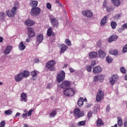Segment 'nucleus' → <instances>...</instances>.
Returning a JSON list of instances; mask_svg holds the SVG:
<instances>
[{
	"mask_svg": "<svg viewBox=\"0 0 127 127\" xmlns=\"http://www.w3.org/2000/svg\"><path fill=\"white\" fill-rule=\"evenodd\" d=\"M18 2H16L15 4V6H14L11 10H7L6 11V13L9 17H12V16H14L15 14H16V10L18 8Z\"/></svg>",
	"mask_w": 127,
	"mask_h": 127,
	"instance_id": "obj_1",
	"label": "nucleus"
},
{
	"mask_svg": "<svg viewBox=\"0 0 127 127\" xmlns=\"http://www.w3.org/2000/svg\"><path fill=\"white\" fill-rule=\"evenodd\" d=\"M55 65H56V61H55V60L50 61L46 64L48 70L51 72H55V71H56Z\"/></svg>",
	"mask_w": 127,
	"mask_h": 127,
	"instance_id": "obj_2",
	"label": "nucleus"
},
{
	"mask_svg": "<svg viewBox=\"0 0 127 127\" xmlns=\"http://www.w3.org/2000/svg\"><path fill=\"white\" fill-rule=\"evenodd\" d=\"M63 93L66 97H73L76 94V90L73 88H68L64 89Z\"/></svg>",
	"mask_w": 127,
	"mask_h": 127,
	"instance_id": "obj_3",
	"label": "nucleus"
},
{
	"mask_svg": "<svg viewBox=\"0 0 127 127\" xmlns=\"http://www.w3.org/2000/svg\"><path fill=\"white\" fill-rule=\"evenodd\" d=\"M65 80V71L61 70L57 75V81L58 83H61Z\"/></svg>",
	"mask_w": 127,
	"mask_h": 127,
	"instance_id": "obj_4",
	"label": "nucleus"
},
{
	"mask_svg": "<svg viewBox=\"0 0 127 127\" xmlns=\"http://www.w3.org/2000/svg\"><path fill=\"white\" fill-rule=\"evenodd\" d=\"M104 97L105 94L104 93V91L99 89L98 92L97 93V95L96 96V102H101V101L104 100Z\"/></svg>",
	"mask_w": 127,
	"mask_h": 127,
	"instance_id": "obj_5",
	"label": "nucleus"
},
{
	"mask_svg": "<svg viewBox=\"0 0 127 127\" xmlns=\"http://www.w3.org/2000/svg\"><path fill=\"white\" fill-rule=\"evenodd\" d=\"M40 11H41V9L38 7L32 8L30 14L32 16H37L40 14Z\"/></svg>",
	"mask_w": 127,
	"mask_h": 127,
	"instance_id": "obj_6",
	"label": "nucleus"
},
{
	"mask_svg": "<svg viewBox=\"0 0 127 127\" xmlns=\"http://www.w3.org/2000/svg\"><path fill=\"white\" fill-rule=\"evenodd\" d=\"M74 116L77 119H80V118H82L84 116V112L81 111L80 109L78 108H76L74 110Z\"/></svg>",
	"mask_w": 127,
	"mask_h": 127,
	"instance_id": "obj_7",
	"label": "nucleus"
},
{
	"mask_svg": "<svg viewBox=\"0 0 127 127\" xmlns=\"http://www.w3.org/2000/svg\"><path fill=\"white\" fill-rule=\"evenodd\" d=\"M118 80H119V75L114 74L111 77L109 82L111 85H114Z\"/></svg>",
	"mask_w": 127,
	"mask_h": 127,
	"instance_id": "obj_8",
	"label": "nucleus"
},
{
	"mask_svg": "<svg viewBox=\"0 0 127 127\" xmlns=\"http://www.w3.org/2000/svg\"><path fill=\"white\" fill-rule=\"evenodd\" d=\"M28 35L29 37H34L35 36V33L34 32V30L33 28L30 27H28Z\"/></svg>",
	"mask_w": 127,
	"mask_h": 127,
	"instance_id": "obj_9",
	"label": "nucleus"
},
{
	"mask_svg": "<svg viewBox=\"0 0 127 127\" xmlns=\"http://www.w3.org/2000/svg\"><path fill=\"white\" fill-rule=\"evenodd\" d=\"M51 23L54 27H58L59 26V22L56 18H51Z\"/></svg>",
	"mask_w": 127,
	"mask_h": 127,
	"instance_id": "obj_10",
	"label": "nucleus"
},
{
	"mask_svg": "<svg viewBox=\"0 0 127 127\" xmlns=\"http://www.w3.org/2000/svg\"><path fill=\"white\" fill-rule=\"evenodd\" d=\"M82 14L84 16H86V17H92L93 16V12L91 11L90 10H83L82 11Z\"/></svg>",
	"mask_w": 127,
	"mask_h": 127,
	"instance_id": "obj_11",
	"label": "nucleus"
},
{
	"mask_svg": "<svg viewBox=\"0 0 127 127\" xmlns=\"http://www.w3.org/2000/svg\"><path fill=\"white\" fill-rule=\"evenodd\" d=\"M61 87L63 89H68V87H70V82L67 80H65L62 83Z\"/></svg>",
	"mask_w": 127,
	"mask_h": 127,
	"instance_id": "obj_12",
	"label": "nucleus"
},
{
	"mask_svg": "<svg viewBox=\"0 0 127 127\" xmlns=\"http://www.w3.org/2000/svg\"><path fill=\"white\" fill-rule=\"evenodd\" d=\"M93 72L95 74L101 73V72H102V67L100 66H96L94 68H93Z\"/></svg>",
	"mask_w": 127,
	"mask_h": 127,
	"instance_id": "obj_13",
	"label": "nucleus"
},
{
	"mask_svg": "<svg viewBox=\"0 0 127 127\" xmlns=\"http://www.w3.org/2000/svg\"><path fill=\"white\" fill-rule=\"evenodd\" d=\"M107 18L108 16L106 15L101 20L100 25H101V26H104V25H106V24L107 23Z\"/></svg>",
	"mask_w": 127,
	"mask_h": 127,
	"instance_id": "obj_14",
	"label": "nucleus"
},
{
	"mask_svg": "<svg viewBox=\"0 0 127 127\" xmlns=\"http://www.w3.org/2000/svg\"><path fill=\"white\" fill-rule=\"evenodd\" d=\"M33 109H30L28 113L23 114H22V118H27V117H31V115H32V112H33Z\"/></svg>",
	"mask_w": 127,
	"mask_h": 127,
	"instance_id": "obj_15",
	"label": "nucleus"
},
{
	"mask_svg": "<svg viewBox=\"0 0 127 127\" xmlns=\"http://www.w3.org/2000/svg\"><path fill=\"white\" fill-rule=\"evenodd\" d=\"M23 79V76L21 73L15 76V80L17 82H20Z\"/></svg>",
	"mask_w": 127,
	"mask_h": 127,
	"instance_id": "obj_16",
	"label": "nucleus"
},
{
	"mask_svg": "<svg viewBox=\"0 0 127 127\" xmlns=\"http://www.w3.org/2000/svg\"><path fill=\"white\" fill-rule=\"evenodd\" d=\"M118 39V36L113 35L111 36L108 39V42H113V41H116Z\"/></svg>",
	"mask_w": 127,
	"mask_h": 127,
	"instance_id": "obj_17",
	"label": "nucleus"
},
{
	"mask_svg": "<svg viewBox=\"0 0 127 127\" xmlns=\"http://www.w3.org/2000/svg\"><path fill=\"white\" fill-rule=\"evenodd\" d=\"M98 54L100 58L101 59H104L106 57V52L103 51L102 50H99L98 51Z\"/></svg>",
	"mask_w": 127,
	"mask_h": 127,
	"instance_id": "obj_18",
	"label": "nucleus"
},
{
	"mask_svg": "<svg viewBox=\"0 0 127 127\" xmlns=\"http://www.w3.org/2000/svg\"><path fill=\"white\" fill-rule=\"evenodd\" d=\"M77 105L78 107H83L84 105V99L83 97H80L77 101Z\"/></svg>",
	"mask_w": 127,
	"mask_h": 127,
	"instance_id": "obj_19",
	"label": "nucleus"
},
{
	"mask_svg": "<svg viewBox=\"0 0 127 127\" xmlns=\"http://www.w3.org/2000/svg\"><path fill=\"white\" fill-rule=\"evenodd\" d=\"M12 48V47L10 46H7L4 51V53L5 54V55H7V54H9V53H10V51H11Z\"/></svg>",
	"mask_w": 127,
	"mask_h": 127,
	"instance_id": "obj_20",
	"label": "nucleus"
},
{
	"mask_svg": "<svg viewBox=\"0 0 127 127\" xmlns=\"http://www.w3.org/2000/svg\"><path fill=\"white\" fill-rule=\"evenodd\" d=\"M43 35L42 34H39L37 37V41H38L39 43H41V42L43 41Z\"/></svg>",
	"mask_w": 127,
	"mask_h": 127,
	"instance_id": "obj_21",
	"label": "nucleus"
},
{
	"mask_svg": "<svg viewBox=\"0 0 127 127\" xmlns=\"http://www.w3.org/2000/svg\"><path fill=\"white\" fill-rule=\"evenodd\" d=\"M96 126L97 127H102V126H104V122H103V121L102 119L98 118L96 122Z\"/></svg>",
	"mask_w": 127,
	"mask_h": 127,
	"instance_id": "obj_22",
	"label": "nucleus"
},
{
	"mask_svg": "<svg viewBox=\"0 0 127 127\" xmlns=\"http://www.w3.org/2000/svg\"><path fill=\"white\" fill-rule=\"evenodd\" d=\"M34 24V22L31 20H27L25 22V25L28 26H32Z\"/></svg>",
	"mask_w": 127,
	"mask_h": 127,
	"instance_id": "obj_23",
	"label": "nucleus"
},
{
	"mask_svg": "<svg viewBox=\"0 0 127 127\" xmlns=\"http://www.w3.org/2000/svg\"><path fill=\"white\" fill-rule=\"evenodd\" d=\"M61 53H64V52H65V50H67V48H68V47H67V46L65 45L64 44H62L61 45Z\"/></svg>",
	"mask_w": 127,
	"mask_h": 127,
	"instance_id": "obj_24",
	"label": "nucleus"
},
{
	"mask_svg": "<svg viewBox=\"0 0 127 127\" xmlns=\"http://www.w3.org/2000/svg\"><path fill=\"white\" fill-rule=\"evenodd\" d=\"M117 124L119 127H122L124 125V123H123V119L122 118L118 117L117 118Z\"/></svg>",
	"mask_w": 127,
	"mask_h": 127,
	"instance_id": "obj_25",
	"label": "nucleus"
},
{
	"mask_svg": "<svg viewBox=\"0 0 127 127\" xmlns=\"http://www.w3.org/2000/svg\"><path fill=\"white\" fill-rule=\"evenodd\" d=\"M21 102H27V99H26V94L25 93H22L21 94Z\"/></svg>",
	"mask_w": 127,
	"mask_h": 127,
	"instance_id": "obj_26",
	"label": "nucleus"
},
{
	"mask_svg": "<svg viewBox=\"0 0 127 127\" xmlns=\"http://www.w3.org/2000/svg\"><path fill=\"white\" fill-rule=\"evenodd\" d=\"M30 6L34 8L38 5V2L37 1H32L30 2Z\"/></svg>",
	"mask_w": 127,
	"mask_h": 127,
	"instance_id": "obj_27",
	"label": "nucleus"
},
{
	"mask_svg": "<svg viewBox=\"0 0 127 127\" xmlns=\"http://www.w3.org/2000/svg\"><path fill=\"white\" fill-rule=\"evenodd\" d=\"M97 56H98V53L95 52H91L89 53L90 58H96V57Z\"/></svg>",
	"mask_w": 127,
	"mask_h": 127,
	"instance_id": "obj_28",
	"label": "nucleus"
},
{
	"mask_svg": "<svg viewBox=\"0 0 127 127\" xmlns=\"http://www.w3.org/2000/svg\"><path fill=\"white\" fill-rule=\"evenodd\" d=\"M110 54H111V55H114L116 56V55H118L119 54V53L118 52V51L117 50H111L109 51Z\"/></svg>",
	"mask_w": 127,
	"mask_h": 127,
	"instance_id": "obj_29",
	"label": "nucleus"
},
{
	"mask_svg": "<svg viewBox=\"0 0 127 127\" xmlns=\"http://www.w3.org/2000/svg\"><path fill=\"white\" fill-rule=\"evenodd\" d=\"M19 50H24L25 49V45H23V42H21L18 46Z\"/></svg>",
	"mask_w": 127,
	"mask_h": 127,
	"instance_id": "obj_30",
	"label": "nucleus"
},
{
	"mask_svg": "<svg viewBox=\"0 0 127 127\" xmlns=\"http://www.w3.org/2000/svg\"><path fill=\"white\" fill-rule=\"evenodd\" d=\"M21 73L22 74L23 77H25V78H27V77L29 76V75H30L29 72L26 70L24 71L23 72H21Z\"/></svg>",
	"mask_w": 127,
	"mask_h": 127,
	"instance_id": "obj_31",
	"label": "nucleus"
},
{
	"mask_svg": "<svg viewBox=\"0 0 127 127\" xmlns=\"http://www.w3.org/2000/svg\"><path fill=\"white\" fill-rule=\"evenodd\" d=\"M112 1L116 6H119V5L121 4V1H120V0H112Z\"/></svg>",
	"mask_w": 127,
	"mask_h": 127,
	"instance_id": "obj_32",
	"label": "nucleus"
},
{
	"mask_svg": "<svg viewBox=\"0 0 127 127\" xmlns=\"http://www.w3.org/2000/svg\"><path fill=\"white\" fill-rule=\"evenodd\" d=\"M5 16H6V14L3 12H0V19L1 20H4L5 19Z\"/></svg>",
	"mask_w": 127,
	"mask_h": 127,
	"instance_id": "obj_33",
	"label": "nucleus"
},
{
	"mask_svg": "<svg viewBox=\"0 0 127 127\" xmlns=\"http://www.w3.org/2000/svg\"><path fill=\"white\" fill-rule=\"evenodd\" d=\"M47 35L49 36V37H50L51 35H52V28L50 27L48 29Z\"/></svg>",
	"mask_w": 127,
	"mask_h": 127,
	"instance_id": "obj_34",
	"label": "nucleus"
},
{
	"mask_svg": "<svg viewBox=\"0 0 127 127\" xmlns=\"http://www.w3.org/2000/svg\"><path fill=\"white\" fill-rule=\"evenodd\" d=\"M57 115V111L54 110L50 114V118H55V116Z\"/></svg>",
	"mask_w": 127,
	"mask_h": 127,
	"instance_id": "obj_35",
	"label": "nucleus"
},
{
	"mask_svg": "<svg viewBox=\"0 0 127 127\" xmlns=\"http://www.w3.org/2000/svg\"><path fill=\"white\" fill-rule=\"evenodd\" d=\"M113 60H114V59H113L110 56H107L106 58V61L108 63H112L113 62Z\"/></svg>",
	"mask_w": 127,
	"mask_h": 127,
	"instance_id": "obj_36",
	"label": "nucleus"
},
{
	"mask_svg": "<svg viewBox=\"0 0 127 127\" xmlns=\"http://www.w3.org/2000/svg\"><path fill=\"white\" fill-rule=\"evenodd\" d=\"M85 125H86L85 121H80L77 123L78 127H82L83 126H85Z\"/></svg>",
	"mask_w": 127,
	"mask_h": 127,
	"instance_id": "obj_37",
	"label": "nucleus"
},
{
	"mask_svg": "<svg viewBox=\"0 0 127 127\" xmlns=\"http://www.w3.org/2000/svg\"><path fill=\"white\" fill-rule=\"evenodd\" d=\"M12 114V111L10 110H7L4 111L5 116H10Z\"/></svg>",
	"mask_w": 127,
	"mask_h": 127,
	"instance_id": "obj_38",
	"label": "nucleus"
},
{
	"mask_svg": "<svg viewBox=\"0 0 127 127\" xmlns=\"http://www.w3.org/2000/svg\"><path fill=\"white\" fill-rule=\"evenodd\" d=\"M117 22H112L111 23V26L112 28V29H116L117 26Z\"/></svg>",
	"mask_w": 127,
	"mask_h": 127,
	"instance_id": "obj_39",
	"label": "nucleus"
},
{
	"mask_svg": "<svg viewBox=\"0 0 127 127\" xmlns=\"http://www.w3.org/2000/svg\"><path fill=\"white\" fill-rule=\"evenodd\" d=\"M120 72H121V73H123V74H126V73H127V70L123 66L120 67Z\"/></svg>",
	"mask_w": 127,
	"mask_h": 127,
	"instance_id": "obj_40",
	"label": "nucleus"
},
{
	"mask_svg": "<svg viewBox=\"0 0 127 127\" xmlns=\"http://www.w3.org/2000/svg\"><path fill=\"white\" fill-rule=\"evenodd\" d=\"M31 75L33 77H36V76H37V72L36 70H34L31 72Z\"/></svg>",
	"mask_w": 127,
	"mask_h": 127,
	"instance_id": "obj_41",
	"label": "nucleus"
},
{
	"mask_svg": "<svg viewBox=\"0 0 127 127\" xmlns=\"http://www.w3.org/2000/svg\"><path fill=\"white\" fill-rule=\"evenodd\" d=\"M65 44H66V45L67 46H70V45H71V41H70V40H69L68 39H66L65 40Z\"/></svg>",
	"mask_w": 127,
	"mask_h": 127,
	"instance_id": "obj_42",
	"label": "nucleus"
},
{
	"mask_svg": "<svg viewBox=\"0 0 127 127\" xmlns=\"http://www.w3.org/2000/svg\"><path fill=\"white\" fill-rule=\"evenodd\" d=\"M101 78V75H95L94 76V81L97 82L99 80V79Z\"/></svg>",
	"mask_w": 127,
	"mask_h": 127,
	"instance_id": "obj_43",
	"label": "nucleus"
},
{
	"mask_svg": "<svg viewBox=\"0 0 127 127\" xmlns=\"http://www.w3.org/2000/svg\"><path fill=\"white\" fill-rule=\"evenodd\" d=\"M92 68H93L92 65H88L86 66V70L87 72H92Z\"/></svg>",
	"mask_w": 127,
	"mask_h": 127,
	"instance_id": "obj_44",
	"label": "nucleus"
},
{
	"mask_svg": "<svg viewBox=\"0 0 127 127\" xmlns=\"http://www.w3.org/2000/svg\"><path fill=\"white\" fill-rule=\"evenodd\" d=\"M107 11L108 12H111V11H113L114 9L112 8L111 6L106 7Z\"/></svg>",
	"mask_w": 127,
	"mask_h": 127,
	"instance_id": "obj_45",
	"label": "nucleus"
},
{
	"mask_svg": "<svg viewBox=\"0 0 127 127\" xmlns=\"http://www.w3.org/2000/svg\"><path fill=\"white\" fill-rule=\"evenodd\" d=\"M92 116H93V112L91 111H89L87 114L88 119H91V118H92Z\"/></svg>",
	"mask_w": 127,
	"mask_h": 127,
	"instance_id": "obj_46",
	"label": "nucleus"
},
{
	"mask_svg": "<svg viewBox=\"0 0 127 127\" xmlns=\"http://www.w3.org/2000/svg\"><path fill=\"white\" fill-rule=\"evenodd\" d=\"M5 127V121H2L0 123V127Z\"/></svg>",
	"mask_w": 127,
	"mask_h": 127,
	"instance_id": "obj_47",
	"label": "nucleus"
},
{
	"mask_svg": "<svg viewBox=\"0 0 127 127\" xmlns=\"http://www.w3.org/2000/svg\"><path fill=\"white\" fill-rule=\"evenodd\" d=\"M123 52L124 53L127 52V44L123 47Z\"/></svg>",
	"mask_w": 127,
	"mask_h": 127,
	"instance_id": "obj_48",
	"label": "nucleus"
},
{
	"mask_svg": "<svg viewBox=\"0 0 127 127\" xmlns=\"http://www.w3.org/2000/svg\"><path fill=\"white\" fill-rule=\"evenodd\" d=\"M46 6H47V8H48V9H50V8H51L52 7V5L50 3H47Z\"/></svg>",
	"mask_w": 127,
	"mask_h": 127,
	"instance_id": "obj_49",
	"label": "nucleus"
},
{
	"mask_svg": "<svg viewBox=\"0 0 127 127\" xmlns=\"http://www.w3.org/2000/svg\"><path fill=\"white\" fill-rule=\"evenodd\" d=\"M111 109V107H110V105H108L107 107H106V112L109 113L110 112V110Z\"/></svg>",
	"mask_w": 127,
	"mask_h": 127,
	"instance_id": "obj_50",
	"label": "nucleus"
},
{
	"mask_svg": "<svg viewBox=\"0 0 127 127\" xmlns=\"http://www.w3.org/2000/svg\"><path fill=\"white\" fill-rule=\"evenodd\" d=\"M69 70L70 73H74L75 72V70L72 67H70L69 68Z\"/></svg>",
	"mask_w": 127,
	"mask_h": 127,
	"instance_id": "obj_51",
	"label": "nucleus"
},
{
	"mask_svg": "<svg viewBox=\"0 0 127 127\" xmlns=\"http://www.w3.org/2000/svg\"><path fill=\"white\" fill-rule=\"evenodd\" d=\"M96 65V61H92L91 63V66Z\"/></svg>",
	"mask_w": 127,
	"mask_h": 127,
	"instance_id": "obj_52",
	"label": "nucleus"
},
{
	"mask_svg": "<svg viewBox=\"0 0 127 127\" xmlns=\"http://www.w3.org/2000/svg\"><path fill=\"white\" fill-rule=\"evenodd\" d=\"M26 42H30V41H31V38H30V37H29L26 39Z\"/></svg>",
	"mask_w": 127,
	"mask_h": 127,
	"instance_id": "obj_53",
	"label": "nucleus"
},
{
	"mask_svg": "<svg viewBox=\"0 0 127 127\" xmlns=\"http://www.w3.org/2000/svg\"><path fill=\"white\" fill-rule=\"evenodd\" d=\"M103 7H107V2H106V0H105L104 2H103Z\"/></svg>",
	"mask_w": 127,
	"mask_h": 127,
	"instance_id": "obj_54",
	"label": "nucleus"
},
{
	"mask_svg": "<svg viewBox=\"0 0 127 127\" xmlns=\"http://www.w3.org/2000/svg\"><path fill=\"white\" fill-rule=\"evenodd\" d=\"M116 18H118V17H121V14H117L115 16Z\"/></svg>",
	"mask_w": 127,
	"mask_h": 127,
	"instance_id": "obj_55",
	"label": "nucleus"
},
{
	"mask_svg": "<svg viewBox=\"0 0 127 127\" xmlns=\"http://www.w3.org/2000/svg\"><path fill=\"white\" fill-rule=\"evenodd\" d=\"M2 41H3V38L2 37H0V43H2Z\"/></svg>",
	"mask_w": 127,
	"mask_h": 127,
	"instance_id": "obj_56",
	"label": "nucleus"
},
{
	"mask_svg": "<svg viewBox=\"0 0 127 127\" xmlns=\"http://www.w3.org/2000/svg\"><path fill=\"white\" fill-rule=\"evenodd\" d=\"M91 106H92L91 104H87L86 105V108H91Z\"/></svg>",
	"mask_w": 127,
	"mask_h": 127,
	"instance_id": "obj_57",
	"label": "nucleus"
},
{
	"mask_svg": "<svg viewBox=\"0 0 127 127\" xmlns=\"http://www.w3.org/2000/svg\"><path fill=\"white\" fill-rule=\"evenodd\" d=\"M123 27H125V28H127V23H125L123 25Z\"/></svg>",
	"mask_w": 127,
	"mask_h": 127,
	"instance_id": "obj_58",
	"label": "nucleus"
},
{
	"mask_svg": "<svg viewBox=\"0 0 127 127\" xmlns=\"http://www.w3.org/2000/svg\"><path fill=\"white\" fill-rule=\"evenodd\" d=\"M124 127H127V121H125L124 122Z\"/></svg>",
	"mask_w": 127,
	"mask_h": 127,
	"instance_id": "obj_59",
	"label": "nucleus"
},
{
	"mask_svg": "<svg viewBox=\"0 0 127 127\" xmlns=\"http://www.w3.org/2000/svg\"><path fill=\"white\" fill-rule=\"evenodd\" d=\"M19 116H20V113H17L15 115V117H19Z\"/></svg>",
	"mask_w": 127,
	"mask_h": 127,
	"instance_id": "obj_60",
	"label": "nucleus"
},
{
	"mask_svg": "<svg viewBox=\"0 0 127 127\" xmlns=\"http://www.w3.org/2000/svg\"><path fill=\"white\" fill-rule=\"evenodd\" d=\"M35 63H39V59H35Z\"/></svg>",
	"mask_w": 127,
	"mask_h": 127,
	"instance_id": "obj_61",
	"label": "nucleus"
},
{
	"mask_svg": "<svg viewBox=\"0 0 127 127\" xmlns=\"http://www.w3.org/2000/svg\"><path fill=\"white\" fill-rule=\"evenodd\" d=\"M56 3L60 4V1L59 0H56Z\"/></svg>",
	"mask_w": 127,
	"mask_h": 127,
	"instance_id": "obj_62",
	"label": "nucleus"
},
{
	"mask_svg": "<svg viewBox=\"0 0 127 127\" xmlns=\"http://www.w3.org/2000/svg\"><path fill=\"white\" fill-rule=\"evenodd\" d=\"M47 88V89H50V88H51V85H50V84H48Z\"/></svg>",
	"mask_w": 127,
	"mask_h": 127,
	"instance_id": "obj_63",
	"label": "nucleus"
},
{
	"mask_svg": "<svg viewBox=\"0 0 127 127\" xmlns=\"http://www.w3.org/2000/svg\"><path fill=\"white\" fill-rule=\"evenodd\" d=\"M125 80L127 81V74H126L125 76Z\"/></svg>",
	"mask_w": 127,
	"mask_h": 127,
	"instance_id": "obj_64",
	"label": "nucleus"
}]
</instances>
